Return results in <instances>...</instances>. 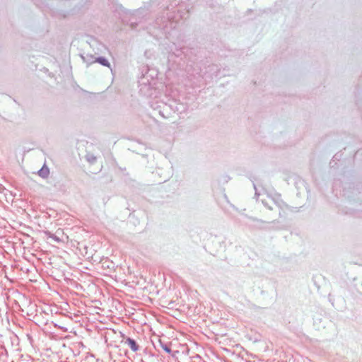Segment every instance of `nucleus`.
Listing matches in <instances>:
<instances>
[{
	"label": "nucleus",
	"instance_id": "f257e3e1",
	"mask_svg": "<svg viewBox=\"0 0 362 362\" xmlns=\"http://www.w3.org/2000/svg\"><path fill=\"white\" fill-rule=\"evenodd\" d=\"M125 344H127L134 352L139 349V346L136 344V341L131 338H127L125 341Z\"/></svg>",
	"mask_w": 362,
	"mask_h": 362
},
{
	"label": "nucleus",
	"instance_id": "f03ea898",
	"mask_svg": "<svg viewBox=\"0 0 362 362\" xmlns=\"http://www.w3.org/2000/svg\"><path fill=\"white\" fill-rule=\"evenodd\" d=\"M95 62L103 65V66H108L110 67V63L108 62V61L104 58V57H98L96 59H95Z\"/></svg>",
	"mask_w": 362,
	"mask_h": 362
},
{
	"label": "nucleus",
	"instance_id": "7ed1b4c3",
	"mask_svg": "<svg viewBox=\"0 0 362 362\" xmlns=\"http://www.w3.org/2000/svg\"><path fill=\"white\" fill-rule=\"evenodd\" d=\"M48 237L49 238H52V240H54L55 242L57 243H60V242H62L64 241L62 239H61L60 238H59L56 234H52L51 233H47Z\"/></svg>",
	"mask_w": 362,
	"mask_h": 362
},
{
	"label": "nucleus",
	"instance_id": "20e7f679",
	"mask_svg": "<svg viewBox=\"0 0 362 362\" xmlns=\"http://www.w3.org/2000/svg\"><path fill=\"white\" fill-rule=\"evenodd\" d=\"M48 174H49V170H48V168H42V169H40V171H39V175H40V176H42V177H47Z\"/></svg>",
	"mask_w": 362,
	"mask_h": 362
},
{
	"label": "nucleus",
	"instance_id": "39448f33",
	"mask_svg": "<svg viewBox=\"0 0 362 362\" xmlns=\"http://www.w3.org/2000/svg\"><path fill=\"white\" fill-rule=\"evenodd\" d=\"M86 158L88 162L92 163H94L96 160V158L92 154H88L86 156Z\"/></svg>",
	"mask_w": 362,
	"mask_h": 362
},
{
	"label": "nucleus",
	"instance_id": "423d86ee",
	"mask_svg": "<svg viewBox=\"0 0 362 362\" xmlns=\"http://www.w3.org/2000/svg\"><path fill=\"white\" fill-rule=\"evenodd\" d=\"M163 349L167 352V353H170L171 352V349L167 346L166 345L165 346H163Z\"/></svg>",
	"mask_w": 362,
	"mask_h": 362
},
{
	"label": "nucleus",
	"instance_id": "0eeeda50",
	"mask_svg": "<svg viewBox=\"0 0 362 362\" xmlns=\"http://www.w3.org/2000/svg\"><path fill=\"white\" fill-rule=\"evenodd\" d=\"M262 204H264L265 206H267V204L266 202H264V201H262Z\"/></svg>",
	"mask_w": 362,
	"mask_h": 362
},
{
	"label": "nucleus",
	"instance_id": "6e6552de",
	"mask_svg": "<svg viewBox=\"0 0 362 362\" xmlns=\"http://www.w3.org/2000/svg\"><path fill=\"white\" fill-rule=\"evenodd\" d=\"M255 195H256V196H259V194L257 193V191H256V192H255Z\"/></svg>",
	"mask_w": 362,
	"mask_h": 362
},
{
	"label": "nucleus",
	"instance_id": "1a4fd4ad",
	"mask_svg": "<svg viewBox=\"0 0 362 362\" xmlns=\"http://www.w3.org/2000/svg\"><path fill=\"white\" fill-rule=\"evenodd\" d=\"M268 208H269V209H272V207L271 206H268Z\"/></svg>",
	"mask_w": 362,
	"mask_h": 362
},
{
	"label": "nucleus",
	"instance_id": "9d476101",
	"mask_svg": "<svg viewBox=\"0 0 362 362\" xmlns=\"http://www.w3.org/2000/svg\"><path fill=\"white\" fill-rule=\"evenodd\" d=\"M272 201H274L275 203H276V201L274 200V199H272Z\"/></svg>",
	"mask_w": 362,
	"mask_h": 362
}]
</instances>
